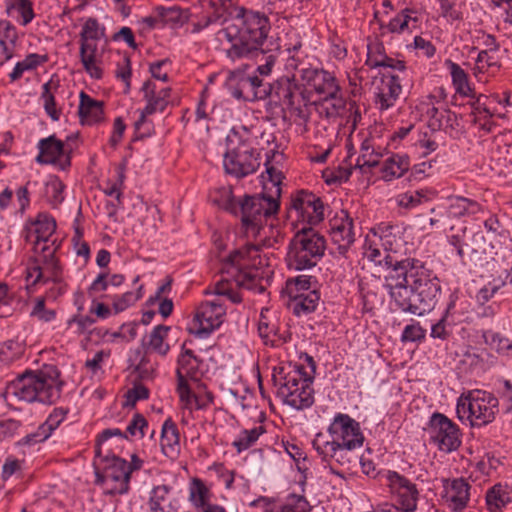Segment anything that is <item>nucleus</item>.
Segmentation results:
<instances>
[{"mask_svg": "<svg viewBox=\"0 0 512 512\" xmlns=\"http://www.w3.org/2000/svg\"><path fill=\"white\" fill-rule=\"evenodd\" d=\"M271 29L268 16L264 12L235 8L233 23L218 31V37L233 42L227 49V56L232 60L248 56L261 49Z\"/></svg>", "mask_w": 512, "mask_h": 512, "instance_id": "obj_1", "label": "nucleus"}, {"mask_svg": "<svg viewBox=\"0 0 512 512\" xmlns=\"http://www.w3.org/2000/svg\"><path fill=\"white\" fill-rule=\"evenodd\" d=\"M55 365H44L41 369L26 370L6 387V396L13 402H40L52 404L61 395L63 381Z\"/></svg>", "mask_w": 512, "mask_h": 512, "instance_id": "obj_2", "label": "nucleus"}, {"mask_svg": "<svg viewBox=\"0 0 512 512\" xmlns=\"http://www.w3.org/2000/svg\"><path fill=\"white\" fill-rule=\"evenodd\" d=\"M280 202L274 196L244 195L237 202L230 199L226 209L235 216L240 215V220L245 232L257 236L267 219L277 214Z\"/></svg>", "mask_w": 512, "mask_h": 512, "instance_id": "obj_3", "label": "nucleus"}, {"mask_svg": "<svg viewBox=\"0 0 512 512\" xmlns=\"http://www.w3.org/2000/svg\"><path fill=\"white\" fill-rule=\"evenodd\" d=\"M326 240L313 227L302 226L288 246L286 262L289 269L301 271L317 265L324 255Z\"/></svg>", "mask_w": 512, "mask_h": 512, "instance_id": "obj_4", "label": "nucleus"}, {"mask_svg": "<svg viewBox=\"0 0 512 512\" xmlns=\"http://www.w3.org/2000/svg\"><path fill=\"white\" fill-rule=\"evenodd\" d=\"M113 436L128 439L127 435L118 428L104 429L95 440V457L104 463L103 470L108 479L117 483L109 493L122 495L128 492L131 478L130 471L127 470V461L110 453L103 456L101 449V445Z\"/></svg>", "mask_w": 512, "mask_h": 512, "instance_id": "obj_5", "label": "nucleus"}, {"mask_svg": "<svg viewBox=\"0 0 512 512\" xmlns=\"http://www.w3.org/2000/svg\"><path fill=\"white\" fill-rule=\"evenodd\" d=\"M431 442L445 453H451L461 446L459 427L442 413L432 414L429 421Z\"/></svg>", "mask_w": 512, "mask_h": 512, "instance_id": "obj_6", "label": "nucleus"}, {"mask_svg": "<svg viewBox=\"0 0 512 512\" xmlns=\"http://www.w3.org/2000/svg\"><path fill=\"white\" fill-rule=\"evenodd\" d=\"M223 165L226 173L237 178H243L259 168V154L256 153L254 148L241 143L225 153Z\"/></svg>", "mask_w": 512, "mask_h": 512, "instance_id": "obj_7", "label": "nucleus"}, {"mask_svg": "<svg viewBox=\"0 0 512 512\" xmlns=\"http://www.w3.org/2000/svg\"><path fill=\"white\" fill-rule=\"evenodd\" d=\"M414 277L416 279L413 280L412 287L416 290L420 314L423 315L432 311L439 302L442 294L440 280L424 265Z\"/></svg>", "mask_w": 512, "mask_h": 512, "instance_id": "obj_8", "label": "nucleus"}, {"mask_svg": "<svg viewBox=\"0 0 512 512\" xmlns=\"http://www.w3.org/2000/svg\"><path fill=\"white\" fill-rule=\"evenodd\" d=\"M313 447L324 462L329 463L331 459H335L337 463L347 466L348 469L359 459L356 450L361 448L355 446L352 441L347 442L346 445L339 444V442L323 441L320 435L314 439Z\"/></svg>", "mask_w": 512, "mask_h": 512, "instance_id": "obj_9", "label": "nucleus"}, {"mask_svg": "<svg viewBox=\"0 0 512 512\" xmlns=\"http://www.w3.org/2000/svg\"><path fill=\"white\" fill-rule=\"evenodd\" d=\"M225 315L226 309L219 300L201 303L194 316V324L197 326L195 335L208 336L214 329L220 327Z\"/></svg>", "mask_w": 512, "mask_h": 512, "instance_id": "obj_10", "label": "nucleus"}, {"mask_svg": "<svg viewBox=\"0 0 512 512\" xmlns=\"http://www.w3.org/2000/svg\"><path fill=\"white\" fill-rule=\"evenodd\" d=\"M385 264L390 269L386 276V287L391 289L393 285L402 286L405 284H411L416 279L415 274H419L420 267H423V263L415 259H402L398 260L394 255L388 254L385 257Z\"/></svg>", "mask_w": 512, "mask_h": 512, "instance_id": "obj_11", "label": "nucleus"}, {"mask_svg": "<svg viewBox=\"0 0 512 512\" xmlns=\"http://www.w3.org/2000/svg\"><path fill=\"white\" fill-rule=\"evenodd\" d=\"M39 154L36 162L41 165H58L60 169L65 170L71 165L69 153L64 149V143L57 139L55 135L41 139L38 143Z\"/></svg>", "mask_w": 512, "mask_h": 512, "instance_id": "obj_12", "label": "nucleus"}, {"mask_svg": "<svg viewBox=\"0 0 512 512\" xmlns=\"http://www.w3.org/2000/svg\"><path fill=\"white\" fill-rule=\"evenodd\" d=\"M332 435L330 442H339L346 445L347 442H354L355 446L362 447L364 436L359 423L347 414H338L329 427Z\"/></svg>", "mask_w": 512, "mask_h": 512, "instance_id": "obj_13", "label": "nucleus"}, {"mask_svg": "<svg viewBox=\"0 0 512 512\" xmlns=\"http://www.w3.org/2000/svg\"><path fill=\"white\" fill-rule=\"evenodd\" d=\"M330 236L339 255L347 257L346 254L355 241L353 219L347 211L341 210V216L330 221Z\"/></svg>", "mask_w": 512, "mask_h": 512, "instance_id": "obj_14", "label": "nucleus"}, {"mask_svg": "<svg viewBox=\"0 0 512 512\" xmlns=\"http://www.w3.org/2000/svg\"><path fill=\"white\" fill-rule=\"evenodd\" d=\"M498 399L485 391L473 392L472 422L471 426H485L494 421L498 412Z\"/></svg>", "mask_w": 512, "mask_h": 512, "instance_id": "obj_15", "label": "nucleus"}, {"mask_svg": "<svg viewBox=\"0 0 512 512\" xmlns=\"http://www.w3.org/2000/svg\"><path fill=\"white\" fill-rule=\"evenodd\" d=\"M272 95L276 102L286 105L289 109L296 108V105L304 100L302 86L295 77H281L272 84Z\"/></svg>", "mask_w": 512, "mask_h": 512, "instance_id": "obj_16", "label": "nucleus"}, {"mask_svg": "<svg viewBox=\"0 0 512 512\" xmlns=\"http://www.w3.org/2000/svg\"><path fill=\"white\" fill-rule=\"evenodd\" d=\"M387 479L389 486L396 491L401 507L406 511H414L419 496L416 485L395 471H389Z\"/></svg>", "mask_w": 512, "mask_h": 512, "instance_id": "obj_17", "label": "nucleus"}, {"mask_svg": "<svg viewBox=\"0 0 512 512\" xmlns=\"http://www.w3.org/2000/svg\"><path fill=\"white\" fill-rule=\"evenodd\" d=\"M302 77L310 88L323 97L340 93V87L335 77L325 70L306 69L303 71Z\"/></svg>", "mask_w": 512, "mask_h": 512, "instance_id": "obj_18", "label": "nucleus"}, {"mask_svg": "<svg viewBox=\"0 0 512 512\" xmlns=\"http://www.w3.org/2000/svg\"><path fill=\"white\" fill-rule=\"evenodd\" d=\"M402 92L401 80L395 74H387L382 77V87L375 94L374 103L381 111L395 105Z\"/></svg>", "mask_w": 512, "mask_h": 512, "instance_id": "obj_19", "label": "nucleus"}, {"mask_svg": "<svg viewBox=\"0 0 512 512\" xmlns=\"http://www.w3.org/2000/svg\"><path fill=\"white\" fill-rule=\"evenodd\" d=\"M389 293L392 303L402 313L421 316L416 290H414L411 284L408 283L402 286H399V284L393 285V287L389 289Z\"/></svg>", "mask_w": 512, "mask_h": 512, "instance_id": "obj_20", "label": "nucleus"}, {"mask_svg": "<svg viewBox=\"0 0 512 512\" xmlns=\"http://www.w3.org/2000/svg\"><path fill=\"white\" fill-rule=\"evenodd\" d=\"M144 99L147 101L145 106L146 114L163 112L169 103L171 89L168 87L159 88L153 81L147 80L141 88Z\"/></svg>", "mask_w": 512, "mask_h": 512, "instance_id": "obj_21", "label": "nucleus"}, {"mask_svg": "<svg viewBox=\"0 0 512 512\" xmlns=\"http://www.w3.org/2000/svg\"><path fill=\"white\" fill-rule=\"evenodd\" d=\"M465 245V257L476 264L488 263L495 254L494 247L481 232L474 233Z\"/></svg>", "mask_w": 512, "mask_h": 512, "instance_id": "obj_22", "label": "nucleus"}, {"mask_svg": "<svg viewBox=\"0 0 512 512\" xmlns=\"http://www.w3.org/2000/svg\"><path fill=\"white\" fill-rule=\"evenodd\" d=\"M78 115L84 125H94L104 118V102L91 98L84 91L80 92Z\"/></svg>", "mask_w": 512, "mask_h": 512, "instance_id": "obj_23", "label": "nucleus"}, {"mask_svg": "<svg viewBox=\"0 0 512 512\" xmlns=\"http://www.w3.org/2000/svg\"><path fill=\"white\" fill-rule=\"evenodd\" d=\"M311 379H304L302 386L290 392L285 389H279L278 395L281 396L286 404L295 409H304L314 403V390L311 387Z\"/></svg>", "mask_w": 512, "mask_h": 512, "instance_id": "obj_24", "label": "nucleus"}, {"mask_svg": "<svg viewBox=\"0 0 512 512\" xmlns=\"http://www.w3.org/2000/svg\"><path fill=\"white\" fill-rule=\"evenodd\" d=\"M33 226V230L26 234L25 239L27 242H32L34 252H38L41 242L49 240L55 232L56 222L53 217L40 213Z\"/></svg>", "mask_w": 512, "mask_h": 512, "instance_id": "obj_25", "label": "nucleus"}, {"mask_svg": "<svg viewBox=\"0 0 512 512\" xmlns=\"http://www.w3.org/2000/svg\"><path fill=\"white\" fill-rule=\"evenodd\" d=\"M97 41H80V61L84 70L94 79H101L103 70L97 60Z\"/></svg>", "mask_w": 512, "mask_h": 512, "instance_id": "obj_26", "label": "nucleus"}, {"mask_svg": "<svg viewBox=\"0 0 512 512\" xmlns=\"http://www.w3.org/2000/svg\"><path fill=\"white\" fill-rule=\"evenodd\" d=\"M161 449L164 455L168 457H175L180 452L179 430L170 418L162 426Z\"/></svg>", "mask_w": 512, "mask_h": 512, "instance_id": "obj_27", "label": "nucleus"}, {"mask_svg": "<svg viewBox=\"0 0 512 512\" xmlns=\"http://www.w3.org/2000/svg\"><path fill=\"white\" fill-rule=\"evenodd\" d=\"M18 34L16 28L6 20L0 21V65L12 58Z\"/></svg>", "mask_w": 512, "mask_h": 512, "instance_id": "obj_28", "label": "nucleus"}, {"mask_svg": "<svg viewBox=\"0 0 512 512\" xmlns=\"http://www.w3.org/2000/svg\"><path fill=\"white\" fill-rule=\"evenodd\" d=\"M296 203L301 209H312L310 216V225H317L324 219V203L320 197L311 192L301 190L296 194Z\"/></svg>", "mask_w": 512, "mask_h": 512, "instance_id": "obj_29", "label": "nucleus"}, {"mask_svg": "<svg viewBox=\"0 0 512 512\" xmlns=\"http://www.w3.org/2000/svg\"><path fill=\"white\" fill-rule=\"evenodd\" d=\"M410 168V160L407 155L393 154L385 160L381 167L382 178L391 181L402 177Z\"/></svg>", "mask_w": 512, "mask_h": 512, "instance_id": "obj_30", "label": "nucleus"}, {"mask_svg": "<svg viewBox=\"0 0 512 512\" xmlns=\"http://www.w3.org/2000/svg\"><path fill=\"white\" fill-rule=\"evenodd\" d=\"M470 488L471 486L464 478L452 480L450 490L448 491V498L450 501L449 506L454 511H461L467 506Z\"/></svg>", "mask_w": 512, "mask_h": 512, "instance_id": "obj_31", "label": "nucleus"}, {"mask_svg": "<svg viewBox=\"0 0 512 512\" xmlns=\"http://www.w3.org/2000/svg\"><path fill=\"white\" fill-rule=\"evenodd\" d=\"M467 301L459 297L456 292L450 293L448 302L443 316L450 321L452 325H456L468 318Z\"/></svg>", "mask_w": 512, "mask_h": 512, "instance_id": "obj_32", "label": "nucleus"}, {"mask_svg": "<svg viewBox=\"0 0 512 512\" xmlns=\"http://www.w3.org/2000/svg\"><path fill=\"white\" fill-rule=\"evenodd\" d=\"M183 344V351L178 358V367L176 374L180 372L183 376L191 380H198L199 365L202 362L199 360L190 349H185Z\"/></svg>", "mask_w": 512, "mask_h": 512, "instance_id": "obj_33", "label": "nucleus"}, {"mask_svg": "<svg viewBox=\"0 0 512 512\" xmlns=\"http://www.w3.org/2000/svg\"><path fill=\"white\" fill-rule=\"evenodd\" d=\"M293 298V312L295 315L309 314L316 310L320 294L317 290H311L307 293L295 294Z\"/></svg>", "mask_w": 512, "mask_h": 512, "instance_id": "obj_34", "label": "nucleus"}, {"mask_svg": "<svg viewBox=\"0 0 512 512\" xmlns=\"http://www.w3.org/2000/svg\"><path fill=\"white\" fill-rule=\"evenodd\" d=\"M451 201L448 212L452 217H462L467 214H476L481 211V205L472 200L461 196H450Z\"/></svg>", "mask_w": 512, "mask_h": 512, "instance_id": "obj_35", "label": "nucleus"}, {"mask_svg": "<svg viewBox=\"0 0 512 512\" xmlns=\"http://www.w3.org/2000/svg\"><path fill=\"white\" fill-rule=\"evenodd\" d=\"M169 329L170 328L165 325H157L154 327L149 335L148 343H145V341L142 340V347L146 349V352L151 349L152 351L165 356L170 348L168 344L164 343V339L167 336Z\"/></svg>", "mask_w": 512, "mask_h": 512, "instance_id": "obj_36", "label": "nucleus"}, {"mask_svg": "<svg viewBox=\"0 0 512 512\" xmlns=\"http://www.w3.org/2000/svg\"><path fill=\"white\" fill-rule=\"evenodd\" d=\"M170 487L159 485L152 489L150 495V509L152 512H176L169 500Z\"/></svg>", "mask_w": 512, "mask_h": 512, "instance_id": "obj_37", "label": "nucleus"}, {"mask_svg": "<svg viewBox=\"0 0 512 512\" xmlns=\"http://www.w3.org/2000/svg\"><path fill=\"white\" fill-rule=\"evenodd\" d=\"M303 368H298L293 372L283 375L284 368L280 367L278 374H273L272 380L275 385H280L279 389L288 390L287 392L297 390L302 386L303 378Z\"/></svg>", "mask_w": 512, "mask_h": 512, "instance_id": "obj_38", "label": "nucleus"}, {"mask_svg": "<svg viewBox=\"0 0 512 512\" xmlns=\"http://www.w3.org/2000/svg\"><path fill=\"white\" fill-rule=\"evenodd\" d=\"M446 63L450 68L452 82L455 86L456 92L463 96L474 97L475 94L468 83L467 73L458 64L451 60H447Z\"/></svg>", "mask_w": 512, "mask_h": 512, "instance_id": "obj_39", "label": "nucleus"}, {"mask_svg": "<svg viewBox=\"0 0 512 512\" xmlns=\"http://www.w3.org/2000/svg\"><path fill=\"white\" fill-rule=\"evenodd\" d=\"M265 432L266 429L262 425L252 429L242 430L239 437L233 441L232 445L236 448L238 453H241L253 446L259 437Z\"/></svg>", "mask_w": 512, "mask_h": 512, "instance_id": "obj_40", "label": "nucleus"}, {"mask_svg": "<svg viewBox=\"0 0 512 512\" xmlns=\"http://www.w3.org/2000/svg\"><path fill=\"white\" fill-rule=\"evenodd\" d=\"M277 157L282 158L283 154L279 153L277 150L273 149L270 151L269 154H267L266 161L264 163L266 167V173L268 175V180L272 183L273 187H275V194L277 200L280 198L281 194V188L280 184L283 179V174L280 170H278L273 164L272 161L276 159Z\"/></svg>", "mask_w": 512, "mask_h": 512, "instance_id": "obj_41", "label": "nucleus"}, {"mask_svg": "<svg viewBox=\"0 0 512 512\" xmlns=\"http://www.w3.org/2000/svg\"><path fill=\"white\" fill-rule=\"evenodd\" d=\"M321 100V114H324L327 118L342 115L346 104L339 93H333V96H324Z\"/></svg>", "mask_w": 512, "mask_h": 512, "instance_id": "obj_42", "label": "nucleus"}, {"mask_svg": "<svg viewBox=\"0 0 512 512\" xmlns=\"http://www.w3.org/2000/svg\"><path fill=\"white\" fill-rule=\"evenodd\" d=\"M380 154L376 153L370 140L366 139L361 145V154L358 156L355 168L363 170L365 167H376L379 164Z\"/></svg>", "mask_w": 512, "mask_h": 512, "instance_id": "obj_43", "label": "nucleus"}, {"mask_svg": "<svg viewBox=\"0 0 512 512\" xmlns=\"http://www.w3.org/2000/svg\"><path fill=\"white\" fill-rule=\"evenodd\" d=\"M427 115L429 116L428 126L433 131H439L444 126H452L450 122L454 114L448 109L440 111L439 108L433 106L427 110Z\"/></svg>", "mask_w": 512, "mask_h": 512, "instance_id": "obj_44", "label": "nucleus"}, {"mask_svg": "<svg viewBox=\"0 0 512 512\" xmlns=\"http://www.w3.org/2000/svg\"><path fill=\"white\" fill-rule=\"evenodd\" d=\"M508 494L500 484L491 487L486 493V504L490 512H498L508 501Z\"/></svg>", "mask_w": 512, "mask_h": 512, "instance_id": "obj_45", "label": "nucleus"}, {"mask_svg": "<svg viewBox=\"0 0 512 512\" xmlns=\"http://www.w3.org/2000/svg\"><path fill=\"white\" fill-rule=\"evenodd\" d=\"M6 8L15 10L21 16V24L26 26L34 18L33 3L30 0H6Z\"/></svg>", "mask_w": 512, "mask_h": 512, "instance_id": "obj_46", "label": "nucleus"}, {"mask_svg": "<svg viewBox=\"0 0 512 512\" xmlns=\"http://www.w3.org/2000/svg\"><path fill=\"white\" fill-rule=\"evenodd\" d=\"M209 490L205 486L202 480L198 478H194L190 485V501L197 507V508H204L207 504V498H208Z\"/></svg>", "mask_w": 512, "mask_h": 512, "instance_id": "obj_47", "label": "nucleus"}, {"mask_svg": "<svg viewBox=\"0 0 512 512\" xmlns=\"http://www.w3.org/2000/svg\"><path fill=\"white\" fill-rule=\"evenodd\" d=\"M105 28L100 27L96 18H88L80 32V41H98L104 35Z\"/></svg>", "mask_w": 512, "mask_h": 512, "instance_id": "obj_48", "label": "nucleus"}, {"mask_svg": "<svg viewBox=\"0 0 512 512\" xmlns=\"http://www.w3.org/2000/svg\"><path fill=\"white\" fill-rule=\"evenodd\" d=\"M143 286H139L136 292L128 291L121 296H115L113 299V308L118 312L126 310L128 307L135 304L142 297Z\"/></svg>", "mask_w": 512, "mask_h": 512, "instance_id": "obj_49", "label": "nucleus"}, {"mask_svg": "<svg viewBox=\"0 0 512 512\" xmlns=\"http://www.w3.org/2000/svg\"><path fill=\"white\" fill-rule=\"evenodd\" d=\"M46 188L50 204L54 208L58 207L64 201L65 184L58 177H54L46 184Z\"/></svg>", "mask_w": 512, "mask_h": 512, "instance_id": "obj_50", "label": "nucleus"}, {"mask_svg": "<svg viewBox=\"0 0 512 512\" xmlns=\"http://www.w3.org/2000/svg\"><path fill=\"white\" fill-rule=\"evenodd\" d=\"M52 82L49 81L43 85L42 99L44 101V109L53 121H58L60 118V110L56 108V101L54 95L50 92Z\"/></svg>", "mask_w": 512, "mask_h": 512, "instance_id": "obj_51", "label": "nucleus"}, {"mask_svg": "<svg viewBox=\"0 0 512 512\" xmlns=\"http://www.w3.org/2000/svg\"><path fill=\"white\" fill-rule=\"evenodd\" d=\"M483 362L482 357L477 352V349L473 347H467V349L461 355L459 359V368H462L465 373L471 371L474 367L480 365Z\"/></svg>", "mask_w": 512, "mask_h": 512, "instance_id": "obj_52", "label": "nucleus"}, {"mask_svg": "<svg viewBox=\"0 0 512 512\" xmlns=\"http://www.w3.org/2000/svg\"><path fill=\"white\" fill-rule=\"evenodd\" d=\"M411 12L412 10L408 8L402 10L400 14L390 20L387 25L388 30L391 33H401L408 27L409 21L417 22V18L410 15Z\"/></svg>", "mask_w": 512, "mask_h": 512, "instance_id": "obj_53", "label": "nucleus"}, {"mask_svg": "<svg viewBox=\"0 0 512 512\" xmlns=\"http://www.w3.org/2000/svg\"><path fill=\"white\" fill-rule=\"evenodd\" d=\"M66 416V411L62 408H55L53 412L48 416L46 421L40 425L45 435L49 438L52 432L59 427Z\"/></svg>", "mask_w": 512, "mask_h": 512, "instance_id": "obj_54", "label": "nucleus"}, {"mask_svg": "<svg viewBox=\"0 0 512 512\" xmlns=\"http://www.w3.org/2000/svg\"><path fill=\"white\" fill-rule=\"evenodd\" d=\"M30 316L36 317L42 322H50L55 319L56 311L53 309H46L45 299L43 297H38L35 300Z\"/></svg>", "mask_w": 512, "mask_h": 512, "instance_id": "obj_55", "label": "nucleus"}, {"mask_svg": "<svg viewBox=\"0 0 512 512\" xmlns=\"http://www.w3.org/2000/svg\"><path fill=\"white\" fill-rule=\"evenodd\" d=\"M310 505L304 496L290 494L282 507V512H308Z\"/></svg>", "mask_w": 512, "mask_h": 512, "instance_id": "obj_56", "label": "nucleus"}, {"mask_svg": "<svg viewBox=\"0 0 512 512\" xmlns=\"http://www.w3.org/2000/svg\"><path fill=\"white\" fill-rule=\"evenodd\" d=\"M472 404H473V392H469L467 396H460L457 401L456 412L460 420L467 419L472 422Z\"/></svg>", "mask_w": 512, "mask_h": 512, "instance_id": "obj_57", "label": "nucleus"}, {"mask_svg": "<svg viewBox=\"0 0 512 512\" xmlns=\"http://www.w3.org/2000/svg\"><path fill=\"white\" fill-rule=\"evenodd\" d=\"M42 270L45 272L43 282L60 281L61 268L56 258L47 259L41 262Z\"/></svg>", "mask_w": 512, "mask_h": 512, "instance_id": "obj_58", "label": "nucleus"}, {"mask_svg": "<svg viewBox=\"0 0 512 512\" xmlns=\"http://www.w3.org/2000/svg\"><path fill=\"white\" fill-rule=\"evenodd\" d=\"M506 284L504 279L493 280L489 282L487 286H484L477 293L476 299L480 304H485L488 302L494 294Z\"/></svg>", "mask_w": 512, "mask_h": 512, "instance_id": "obj_59", "label": "nucleus"}, {"mask_svg": "<svg viewBox=\"0 0 512 512\" xmlns=\"http://www.w3.org/2000/svg\"><path fill=\"white\" fill-rule=\"evenodd\" d=\"M312 281L316 282L315 277L309 275H300L293 279H288L286 282V289L289 294L294 291L309 290L312 286Z\"/></svg>", "mask_w": 512, "mask_h": 512, "instance_id": "obj_60", "label": "nucleus"}, {"mask_svg": "<svg viewBox=\"0 0 512 512\" xmlns=\"http://www.w3.org/2000/svg\"><path fill=\"white\" fill-rule=\"evenodd\" d=\"M45 278V272L42 270L40 259L31 258L28 262L26 269V279L29 281L32 279V285L43 282Z\"/></svg>", "mask_w": 512, "mask_h": 512, "instance_id": "obj_61", "label": "nucleus"}, {"mask_svg": "<svg viewBox=\"0 0 512 512\" xmlns=\"http://www.w3.org/2000/svg\"><path fill=\"white\" fill-rule=\"evenodd\" d=\"M125 397L126 402L124 406L134 407L137 401L145 400L149 397V389L142 384L134 385L132 389L126 392Z\"/></svg>", "mask_w": 512, "mask_h": 512, "instance_id": "obj_62", "label": "nucleus"}, {"mask_svg": "<svg viewBox=\"0 0 512 512\" xmlns=\"http://www.w3.org/2000/svg\"><path fill=\"white\" fill-rule=\"evenodd\" d=\"M95 323V319L90 316L75 315L68 321V325L74 328L75 333L84 334L90 331V328Z\"/></svg>", "mask_w": 512, "mask_h": 512, "instance_id": "obj_63", "label": "nucleus"}, {"mask_svg": "<svg viewBox=\"0 0 512 512\" xmlns=\"http://www.w3.org/2000/svg\"><path fill=\"white\" fill-rule=\"evenodd\" d=\"M131 60L128 56L123 58L122 63L117 64L116 77L125 83V93H128L131 86Z\"/></svg>", "mask_w": 512, "mask_h": 512, "instance_id": "obj_64", "label": "nucleus"}]
</instances>
